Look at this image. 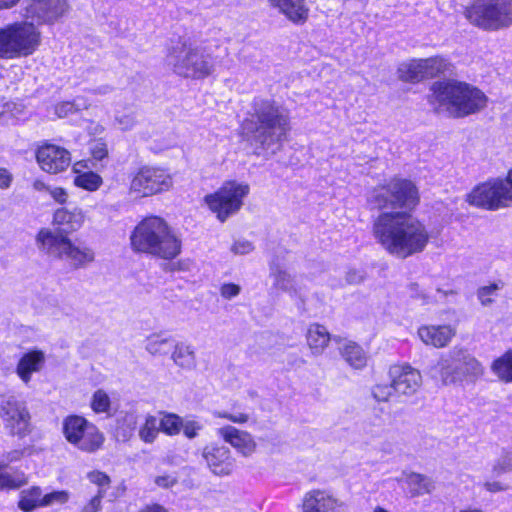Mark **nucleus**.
<instances>
[{
  "instance_id": "obj_1",
  "label": "nucleus",
  "mask_w": 512,
  "mask_h": 512,
  "mask_svg": "<svg viewBox=\"0 0 512 512\" xmlns=\"http://www.w3.org/2000/svg\"><path fill=\"white\" fill-rule=\"evenodd\" d=\"M242 130L256 149L275 153L290 130L289 111L272 99L255 98Z\"/></svg>"
},
{
  "instance_id": "obj_2",
  "label": "nucleus",
  "mask_w": 512,
  "mask_h": 512,
  "mask_svg": "<svg viewBox=\"0 0 512 512\" xmlns=\"http://www.w3.org/2000/svg\"><path fill=\"white\" fill-rule=\"evenodd\" d=\"M419 199L416 185L400 177L385 180L368 195L369 204L381 211L379 224H404Z\"/></svg>"
},
{
  "instance_id": "obj_3",
  "label": "nucleus",
  "mask_w": 512,
  "mask_h": 512,
  "mask_svg": "<svg viewBox=\"0 0 512 512\" xmlns=\"http://www.w3.org/2000/svg\"><path fill=\"white\" fill-rule=\"evenodd\" d=\"M428 101L435 111L459 118L484 109L488 99L480 89L468 83L443 80L432 84Z\"/></svg>"
},
{
  "instance_id": "obj_4",
  "label": "nucleus",
  "mask_w": 512,
  "mask_h": 512,
  "mask_svg": "<svg viewBox=\"0 0 512 512\" xmlns=\"http://www.w3.org/2000/svg\"><path fill=\"white\" fill-rule=\"evenodd\" d=\"M166 61L176 74L193 79L210 76L216 66L212 54L189 38L180 39L174 44L169 49Z\"/></svg>"
},
{
  "instance_id": "obj_5",
  "label": "nucleus",
  "mask_w": 512,
  "mask_h": 512,
  "mask_svg": "<svg viewBox=\"0 0 512 512\" xmlns=\"http://www.w3.org/2000/svg\"><path fill=\"white\" fill-rule=\"evenodd\" d=\"M130 241L134 251L166 260L176 258L182 249L181 238L169 226H135Z\"/></svg>"
},
{
  "instance_id": "obj_6",
  "label": "nucleus",
  "mask_w": 512,
  "mask_h": 512,
  "mask_svg": "<svg viewBox=\"0 0 512 512\" xmlns=\"http://www.w3.org/2000/svg\"><path fill=\"white\" fill-rule=\"evenodd\" d=\"M376 237L391 254L405 258L421 251L429 238L425 226H375Z\"/></svg>"
},
{
  "instance_id": "obj_7",
  "label": "nucleus",
  "mask_w": 512,
  "mask_h": 512,
  "mask_svg": "<svg viewBox=\"0 0 512 512\" xmlns=\"http://www.w3.org/2000/svg\"><path fill=\"white\" fill-rule=\"evenodd\" d=\"M464 17L484 31H499L512 25V0H472L464 8Z\"/></svg>"
},
{
  "instance_id": "obj_8",
  "label": "nucleus",
  "mask_w": 512,
  "mask_h": 512,
  "mask_svg": "<svg viewBox=\"0 0 512 512\" xmlns=\"http://www.w3.org/2000/svg\"><path fill=\"white\" fill-rule=\"evenodd\" d=\"M40 44V32L24 19L0 28V59H15L34 53Z\"/></svg>"
},
{
  "instance_id": "obj_9",
  "label": "nucleus",
  "mask_w": 512,
  "mask_h": 512,
  "mask_svg": "<svg viewBox=\"0 0 512 512\" xmlns=\"http://www.w3.org/2000/svg\"><path fill=\"white\" fill-rule=\"evenodd\" d=\"M465 201L488 211L512 207V168L505 177L489 178L474 186Z\"/></svg>"
},
{
  "instance_id": "obj_10",
  "label": "nucleus",
  "mask_w": 512,
  "mask_h": 512,
  "mask_svg": "<svg viewBox=\"0 0 512 512\" xmlns=\"http://www.w3.org/2000/svg\"><path fill=\"white\" fill-rule=\"evenodd\" d=\"M482 372L479 361L461 347H454L443 354L429 371L432 378L445 384L454 383L464 376H479Z\"/></svg>"
},
{
  "instance_id": "obj_11",
  "label": "nucleus",
  "mask_w": 512,
  "mask_h": 512,
  "mask_svg": "<svg viewBox=\"0 0 512 512\" xmlns=\"http://www.w3.org/2000/svg\"><path fill=\"white\" fill-rule=\"evenodd\" d=\"M249 192L250 186L246 182L228 180L215 192L206 195L204 201L216 218L225 222L239 212Z\"/></svg>"
},
{
  "instance_id": "obj_12",
  "label": "nucleus",
  "mask_w": 512,
  "mask_h": 512,
  "mask_svg": "<svg viewBox=\"0 0 512 512\" xmlns=\"http://www.w3.org/2000/svg\"><path fill=\"white\" fill-rule=\"evenodd\" d=\"M65 439L81 452L92 454L102 449L104 433L91 421L80 415H69L62 423Z\"/></svg>"
},
{
  "instance_id": "obj_13",
  "label": "nucleus",
  "mask_w": 512,
  "mask_h": 512,
  "mask_svg": "<svg viewBox=\"0 0 512 512\" xmlns=\"http://www.w3.org/2000/svg\"><path fill=\"white\" fill-rule=\"evenodd\" d=\"M170 173L160 167L143 166L133 176L130 190L139 196L147 197L167 191L172 187Z\"/></svg>"
},
{
  "instance_id": "obj_14",
  "label": "nucleus",
  "mask_w": 512,
  "mask_h": 512,
  "mask_svg": "<svg viewBox=\"0 0 512 512\" xmlns=\"http://www.w3.org/2000/svg\"><path fill=\"white\" fill-rule=\"evenodd\" d=\"M447 66V60L440 56L410 59L399 64L397 74L398 78L404 82L418 83L443 73Z\"/></svg>"
},
{
  "instance_id": "obj_15",
  "label": "nucleus",
  "mask_w": 512,
  "mask_h": 512,
  "mask_svg": "<svg viewBox=\"0 0 512 512\" xmlns=\"http://www.w3.org/2000/svg\"><path fill=\"white\" fill-rule=\"evenodd\" d=\"M69 11L66 0H28L21 10V16L34 26L53 24Z\"/></svg>"
},
{
  "instance_id": "obj_16",
  "label": "nucleus",
  "mask_w": 512,
  "mask_h": 512,
  "mask_svg": "<svg viewBox=\"0 0 512 512\" xmlns=\"http://www.w3.org/2000/svg\"><path fill=\"white\" fill-rule=\"evenodd\" d=\"M35 159L43 172L56 175L69 168L72 157L65 147L44 140L36 146Z\"/></svg>"
},
{
  "instance_id": "obj_17",
  "label": "nucleus",
  "mask_w": 512,
  "mask_h": 512,
  "mask_svg": "<svg viewBox=\"0 0 512 512\" xmlns=\"http://www.w3.org/2000/svg\"><path fill=\"white\" fill-rule=\"evenodd\" d=\"M0 418L5 429L12 435L23 437L30 431V414L27 407L14 397L2 402Z\"/></svg>"
},
{
  "instance_id": "obj_18",
  "label": "nucleus",
  "mask_w": 512,
  "mask_h": 512,
  "mask_svg": "<svg viewBox=\"0 0 512 512\" xmlns=\"http://www.w3.org/2000/svg\"><path fill=\"white\" fill-rule=\"evenodd\" d=\"M393 389L398 396H412L422 385V375L419 370L409 364L394 365L389 370Z\"/></svg>"
},
{
  "instance_id": "obj_19",
  "label": "nucleus",
  "mask_w": 512,
  "mask_h": 512,
  "mask_svg": "<svg viewBox=\"0 0 512 512\" xmlns=\"http://www.w3.org/2000/svg\"><path fill=\"white\" fill-rule=\"evenodd\" d=\"M343 502L328 489H311L302 499V512H338Z\"/></svg>"
},
{
  "instance_id": "obj_20",
  "label": "nucleus",
  "mask_w": 512,
  "mask_h": 512,
  "mask_svg": "<svg viewBox=\"0 0 512 512\" xmlns=\"http://www.w3.org/2000/svg\"><path fill=\"white\" fill-rule=\"evenodd\" d=\"M202 456L210 471L215 475H229L235 468V460L226 446L208 445L203 449Z\"/></svg>"
},
{
  "instance_id": "obj_21",
  "label": "nucleus",
  "mask_w": 512,
  "mask_h": 512,
  "mask_svg": "<svg viewBox=\"0 0 512 512\" xmlns=\"http://www.w3.org/2000/svg\"><path fill=\"white\" fill-rule=\"evenodd\" d=\"M456 336V327L450 324H423L417 328L418 339L426 346L447 347Z\"/></svg>"
},
{
  "instance_id": "obj_22",
  "label": "nucleus",
  "mask_w": 512,
  "mask_h": 512,
  "mask_svg": "<svg viewBox=\"0 0 512 512\" xmlns=\"http://www.w3.org/2000/svg\"><path fill=\"white\" fill-rule=\"evenodd\" d=\"M217 435L244 457H249L256 451V441L247 431L225 425L217 429Z\"/></svg>"
},
{
  "instance_id": "obj_23",
  "label": "nucleus",
  "mask_w": 512,
  "mask_h": 512,
  "mask_svg": "<svg viewBox=\"0 0 512 512\" xmlns=\"http://www.w3.org/2000/svg\"><path fill=\"white\" fill-rule=\"evenodd\" d=\"M37 244L48 254L62 257L65 248L69 247V239L58 227H45L38 233Z\"/></svg>"
},
{
  "instance_id": "obj_24",
  "label": "nucleus",
  "mask_w": 512,
  "mask_h": 512,
  "mask_svg": "<svg viewBox=\"0 0 512 512\" xmlns=\"http://www.w3.org/2000/svg\"><path fill=\"white\" fill-rule=\"evenodd\" d=\"M306 343L313 356H320L324 353L331 341L340 344V336H332L327 328L318 323L310 324L306 331Z\"/></svg>"
},
{
  "instance_id": "obj_25",
  "label": "nucleus",
  "mask_w": 512,
  "mask_h": 512,
  "mask_svg": "<svg viewBox=\"0 0 512 512\" xmlns=\"http://www.w3.org/2000/svg\"><path fill=\"white\" fill-rule=\"evenodd\" d=\"M268 2L296 25L304 24L308 19L310 9L306 0H268Z\"/></svg>"
},
{
  "instance_id": "obj_26",
  "label": "nucleus",
  "mask_w": 512,
  "mask_h": 512,
  "mask_svg": "<svg viewBox=\"0 0 512 512\" xmlns=\"http://www.w3.org/2000/svg\"><path fill=\"white\" fill-rule=\"evenodd\" d=\"M108 90V87H104L102 89H98L97 93L105 94L108 92ZM95 93L96 91L89 92L87 95L77 96L73 101H64L56 104L53 107V115H51V113L49 112L50 119L65 118L80 110L88 109L93 102L91 95Z\"/></svg>"
},
{
  "instance_id": "obj_27",
  "label": "nucleus",
  "mask_w": 512,
  "mask_h": 512,
  "mask_svg": "<svg viewBox=\"0 0 512 512\" xmlns=\"http://www.w3.org/2000/svg\"><path fill=\"white\" fill-rule=\"evenodd\" d=\"M45 360L46 356L43 351L37 349L28 351L22 355L17 364V375L24 383H28L32 378V374L42 369Z\"/></svg>"
},
{
  "instance_id": "obj_28",
  "label": "nucleus",
  "mask_w": 512,
  "mask_h": 512,
  "mask_svg": "<svg viewBox=\"0 0 512 512\" xmlns=\"http://www.w3.org/2000/svg\"><path fill=\"white\" fill-rule=\"evenodd\" d=\"M398 482L412 498L429 494L434 489L429 477L415 472H403Z\"/></svg>"
},
{
  "instance_id": "obj_29",
  "label": "nucleus",
  "mask_w": 512,
  "mask_h": 512,
  "mask_svg": "<svg viewBox=\"0 0 512 512\" xmlns=\"http://www.w3.org/2000/svg\"><path fill=\"white\" fill-rule=\"evenodd\" d=\"M338 346L341 356L351 368L361 370L366 367L368 356L360 345L341 338Z\"/></svg>"
},
{
  "instance_id": "obj_30",
  "label": "nucleus",
  "mask_w": 512,
  "mask_h": 512,
  "mask_svg": "<svg viewBox=\"0 0 512 512\" xmlns=\"http://www.w3.org/2000/svg\"><path fill=\"white\" fill-rule=\"evenodd\" d=\"M171 360L181 369H195L197 366L196 349L191 343L176 341L172 347Z\"/></svg>"
},
{
  "instance_id": "obj_31",
  "label": "nucleus",
  "mask_w": 512,
  "mask_h": 512,
  "mask_svg": "<svg viewBox=\"0 0 512 512\" xmlns=\"http://www.w3.org/2000/svg\"><path fill=\"white\" fill-rule=\"evenodd\" d=\"M61 258L66 259L75 267H83L94 261L95 254L92 249L75 246L69 240V247L65 248Z\"/></svg>"
},
{
  "instance_id": "obj_32",
  "label": "nucleus",
  "mask_w": 512,
  "mask_h": 512,
  "mask_svg": "<svg viewBox=\"0 0 512 512\" xmlns=\"http://www.w3.org/2000/svg\"><path fill=\"white\" fill-rule=\"evenodd\" d=\"M42 490L38 486L24 489L19 494L18 508L23 512H31L42 507Z\"/></svg>"
},
{
  "instance_id": "obj_33",
  "label": "nucleus",
  "mask_w": 512,
  "mask_h": 512,
  "mask_svg": "<svg viewBox=\"0 0 512 512\" xmlns=\"http://www.w3.org/2000/svg\"><path fill=\"white\" fill-rule=\"evenodd\" d=\"M174 343L170 336L154 333L147 337L145 348L151 355H166Z\"/></svg>"
},
{
  "instance_id": "obj_34",
  "label": "nucleus",
  "mask_w": 512,
  "mask_h": 512,
  "mask_svg": "<svg viewBox=\"0 0 512 512\" xmlns=\"http://www.w3.org/2000/svg\"><path fill=\"white\" fill-rule=\"evenodd\" d=\"M491 370L504 382H512V350L495 359Z\"/></svg>"
},
{
  "instance_id": "obj_35",
  "label": "nucleus",
  "mask_w": 512,
  "mask_h": 512,
  "mask_svg": "<svg viewBox=\"0 0 512 512\" xmlns=\"http://www.w3.org/2000/svg\"><path fill=\"white\" fill-rule=\"evenodd\" d=\"M0 463V490H14L27 484L28 479L23 472L10 473L4 470Z\"/></svg>"
},
{
  "instance_id": "obj_36",
  "label": "nucleus",
  "mask_w": 512,
  "mask_h": 512,
  "mask_svg": "<svg viewBox=\"0 0 512 512\" xmlns=\"http://www.w3.org/2000/svg\"><path fill=\"white\" fill-rule=\"evenodd\" d=\"M159 418L155 415H147L139 428V438L148 444L153 443L160 432Z\"/></svg>"
},
{
  "instance_id": "obj_37",
  "label": "nucleus",
  "mask_w": 512,
  "mask_h": 512,
  "mask_svg": "<svg viewBox=\"0 0 512 512\" xmlns=\"http://www.w3.org/2000/svg\"><path fill=\"white\" fill-rule=\"evenodd\" d=\"M86 220L83 211L78 207L60 208L54 214L53 224H79Z\"/></svg>"
},
{
  "instance_id": "obj_38",
  "label": "nucleus",
  "mask_w": 512,
  "mask_h": 512,
  "mask_svg": "<svg viewBox=\"0 0 512 512\" xmlns=\"http://www.w3.org/2000/svg\"><path fill=\"white\" fill-rule=\"evenodd\" d=\"M160 430L169 436H175L180 433L182 427V418L174 413H160Z\"/></svg>"
},
{
  "instance_id": "obj_39",
  "label": "nucleus",
  "mask_w": 512,
  "mask_h": 512,
  "mask_svg": "<svg viewBox=\"0 0 512 512\" xmlns=\"http://www.w3.org/2000/svg\"><path fill=\"white\" fill-rule=\"evenodd\" d=\"M138 422V416L134 412L126 413V415L121 420L117 430H116V438L119 441H128L132 435L134 430L136 429Z\"/></svg>"
},
{
  "instance_id": "obj_40",
  "label": "nucleus",
  "mask_w": 512,
  "mask_h": 512,
  "mask_svg": "<svg viewBox=\"0 0 512 512\" xmlns=\"http://www.w3.org/2000/svg\"><path fill=\"white\" fill-rule=\"evenodd\" d=\"M102 177L92 171H86L82 174L76 175L74 178V184L87 191H96L102 185Z\"/></svg>"
},
{
  "instance_id": "obj_41",
  "label": "nucleus",
  "mask_w": 512,
  "mask_h": 512,
  "mask_svg": "<svg viewBox=\"0 0 512 512\" xmlns=\"http://www.w3.org/2000/svg\"><path fill=\"white\" fill-rule=\"evenodd\" d=\"M272 276L276 288L289 292L291 295L296 293L295 280L287 271L272 268Z\"/></svg>"
},
{
  "instance_id": "obj_42",
  "label": "nucleus",
  "mask_w": 512,
  "mask_h": 512,
  "mask_svg": "<svg viewBox=\"0 0 512 512\" xmlns=\"http://www.w3.org/2000/svg\"><path fill=\"white\" fill-rule=\"evenodd\" d=\"M90 407L96 414L109 413L111 408V399L103 389L96 390L90 401Z\"/></svg>"
},
{
  "instance_id": "obj_43",
  "label": "nucleus",
  "mask_w": 512,
  "mask_h": 512,
  "mask_svg": "<svg viewBox=\"0 0 512 512\" xmlns=\"http://www.w3.org/2000/svg\"><path fill=\"white\" fill-rule=\"evenodd\" d=\"M70 499V493L66 490L52 491L43 495L42 507H49L53 505H63Z\"/></svg>"
},
{
  "instance_id": "obj_44",
  "label": "nucleus",
  "mask_w": 512,
  "mask_h": 512,
  "mask_svg": "<svg viewBox=\"0 0 512 512\" xmlns=\"http://www.w3.org/2000/svg\"><path fill=\"white\" fill-rule=\"evenodd\" d=\"M212 415L215 418L226 419L235 424H245L250 419L249 414H247L243 411L228 412L225 410H214L212 412Z\"/></svg>"
},
{
  "instance_id": "obj_45",
  "label": "nucleus",
  "mask_w": 512,
  "mask_h": 512,
  "mask_svg": "<svg viewBox=\"0 0 512 512\" xmlns=\"http://www.w3.org/2000/svg\"><path fill=\"white\" fill-rule=\"evenodd\" d=\"M501 288L500 284L493 283L478 289L477 297L483 306H489L497 296V291Z\"/></svg>"
},
{
  "instance_id": "obj_46",
  "label": "nucleus",
  "mask_w": 512,
  "mask_h": 512,
  "mask_svg": "<svg viewBox=\"0 0 512 512\" xmlns=\"http://www.w3.org/2000/svg\"><path fill=\"white\" fill-rule=\"evenodd\" d=\"M373 397L377 401H388L393 395H396L393 389V383L390 385L387 384H377L372 389Z\"/></svg>"
},
{
  "instance_id": "obj_47",
  "label": "nucleus",
  "mask_w": 512,
  "mask_h": 512,
  "mask_svg": "<svg viewBox=\"0 0 512 512\" xmlns=\"http://www.w3.org/2000/svg\"><path fill=\"white\" fill-rule=\"evenodd\" d=\"M88 480L98 486V491L104 490L106 492L107 488L110 484V478L104 472L101 471H91L87 474Z\"/></svg>"
},
{
  "instance_id": "obj_48",
  "label": "nucleus",
  "mask_w": 512,
  "mask_h": 512,
  "mask_svg": "<svg viewBox=\"0 0 512 512\" xmlns=\"http://www.w3.org/2000/svg\"><path fill=\"white\" fill-rule=\"evenodd\" d=\"M89 150L95 160H103L108 155L106 143L102 139H95L90 142Z\"/></svg>"
},
{
  "instance_id": "obj_49",
  "label": "nucleus",
  "mask_w": 512,
  "mask_h": 512,
  "mask_svg": "<svg viewBox=\"0 0 512 512\" xmlns=\"http://www.w3.org/2000/svg\"><path fill=\"white\" fill-rule=\"evenodd\" d=\"M512 470V454L501 456L493 465V473L498 476Z\"/></svg>"
},
{
  "instance_id": "obj_50",
  "label": "nucleus",
  "mask_w": 512,
  "mask_h": 512,
  "mask_svg": "<svg viewBox=\"0 0 512 512\" xmlns=\"http://www.w3.org/2000/svg\"><path fill=\"white\" fill-rule=\"evenodd\" d=\"M201 429L202 425L198 421L182 420L181 430H183L184 435L189 439L195 438Z\"/></svg>"
},
{
  "instance_id": "obj_51",
  "label": "nucleus",
  "mask_w": 512,
  "mask_h": 512,
  "mask_svg": "<svg viewBox=\"0 0 512 512\" xmlns=\"http://www.w3.org/2000/svg\"><path fill=\"white\" fill-rule=\"evenodd\" d=\"M104 490L98 491L86 504H84L80 512H98L101 509Z\"/></svg>"
},
{
  "instance_id": "obj_52",
  "label": "nucleus",
  "mask_w": 512,
  "mask_h": 512,
  "mask_svg": "<svg viewBox=\"0 0 512 512\" xmlns=\"http://www.w3.org/2000/svg\"><path fill=\"white\" fill-rule=\"evenodd\" d=\"M241 292V287L234 283H224L220 287V295L227 300L235 298Z\"/></svg>"
},
{
  "instance_id": "obj_53",
  "label": "nucleus",
  "mask_w": 512,
  "mask_h": 512,
  "mask_svg": "<svg viewBox=\"0 0 512 512\" xmlns=\"http://www.w3.org/2000/svg\"><path fill=\"white\" fill-rule=\"evenodd\" d=\"M409 295L417 300H420L422 304H428L430 297L425 290L421 289L418 284L412 283L408 286Z\"/></svg>"
},
{
  "instance_id": "obj_54",
  "label": "nucleus",
  "mask_w": 512,
  "mask_h": 512,
  "mask_svg": "<svg viewBox=\"0 0 512 512\" xmlns=\"http://www.w3.org/2000/svg\"><path fill=\"white\" fill-rule=\"evenodd\" d=\"M253 249H254V246L252 245V243L245 239H239V240L235 241L231 248V250L235 254H239V255L248 254Z\"/></svg>"
},
{
  "instance_id": "obj_55",
  "label": "nucleus",
  "mask_w": 512,
  "mask_h": 512,
  "mask_svg": "<svg viewBox=\"0 0 512 512\" xmlns=\"http://www.w3.org/2000/svg\"><path fill=\"white\" fill-rule=\"evenodd\" d=\"M15 110L16 104L13 102L0 103V117H17Z\"/></svg>"
},
{
  "instance_id": "obj_56",
  "label": "nucleus",
  "mask_w": 512,
  "mask_h": 512,
  "mask_svg": "<svg viewBox=\"0 0 512 512\" xmlns=\"http://www.w3.org/2000/svg\"><path fill=\"white\" fill-rule=\"evenodd\" d=\"M13 181L12 173L6 168H0V190L8 189Z\"/></svg>"
},
{
  "instance_id": "obj_57",
  "label": "nucleus",
  "mask_w": 512,
  "mask_h": 512,
  "mask_svg": "<svg viewBox=\"0 0 512 512\" xmlns=\"http://www.w3.org/2000/svg\"><path fill=\"white\" fill-rule=\"evenodd\" d=\"M155 483L159 487L169 488L176 483V477L171 474L160 475L155 478Z\"/></svg>"
},
{
  "instance_id": "obj_58",
  "label": "nucleus",
  "mask_w": 512,
  "mask_h": 512,
  "mask_svg": "<svg viewBox=\"0 0 512 512\" xmlns=\"http://www.w3.org/2000/svg\"><path fill=\"white\" fill-rule=\"evenodd\" d=\"M24 452L22 450H13L8 452L4 459L0 462L3 466H8L10 463L19 461L23 457Z\"/></svg>"
},
{
  "instance_id": "obj_59",
  "label": "nucleus",
  "mask_w": 512,
  "mask_h": 512,
  "mask_svg": "<svg viewBox=\"0 0 512 512\" xmlns=\"http://www.w3.org/2000/svg\"><path fill=\"white\" fill-rule=\"evenodd\" d=\"M117 122L122 130H130L135 125V118L133 115L127 114L117 118Z\"/></svg>"
},
{
  "instance_id": "obj_60",
  "label": "nucleus",
  "mask_w": 512,
  "mask_h": 512,
  "mask_svg": "<svg viewBox=\"0 0 512 512\" xmlns=\"http://www.w3.org/2000/svg\"><path fill=\"white\" fill-rule=\"evenodd\" d=\"M483 485L489 492H499L505 489V486L499 481H486Z\"/></svg>"
},
{
  "instance_id": "obj_61",
  "label": "nucleus",
  "mask_w": 512,
  "mask_h": 512,
  "mask_svg": "<svg viewBox=\"0 0 512 512\" xmlns=\"http://www.w3.org/2000/svg\"><path fill=\"white\" fill-rule=\"evenodd\" d=\"M51 196L58 202L63 203L67 199V193L63 188H54L50 192Z\"/></svg>"
},
{
  "instance_id": "obj_62",
  "label": "nucleus",
  "mask_w": 512,
  "mask_h": 512,
  "mask_svg": "<svg viewBox=\"0 0 512 512\" xmlns=\"http://www.w3.org/2000/svg\"><path fill=\"white\" fill-rule=\"evenodd\" d=\"M138 512H168V510L162 505L150 504L143 507Z\"/></svg>"
},
{
  "instance_id": "obj_63",
  "label": "nucleus",
  "mask_w": 512,
  "mask_h": 512,
  "mask_svg": "<svg viewBox=\"0 0 512 512\" xmlns=\"http://www.w3.org/2000/svg\"><path fill=\"white\" fill-rule=\"evenodd\" d=\"M85 169H89L88 162L85 160L77 161L73 165V172L76 175L82 174L84 172L83 170Z\"/></svg>"
},
{
  "instance_id": "obj_64",
  "label": "nucleus",
  "mask_w": 512,
  "mask_h": 512,
  "mask_svg": "<svg viewBox=\"0 0 512 512\" xmlns=\"http://www.w3.org/2000/svg\"><path fill=\"white\" fill-rule=\"evenodd\" d=\"M87 130L91 135H100L103 132L104 128L99 123L90 122L87 127Z\"/></svg>"
}]
</instances>
